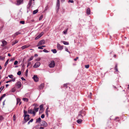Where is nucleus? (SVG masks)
<instances>
[{
    "label": "nucleus",
    "mask_w": 129,
    "mask_h": 129,
    "mask_svg": "<svg viewBox=\"0 0 129 129\" xmlns=\"http://www.w3.org/2000/svg\"><path fill=\"white\" fill-rule=\"evenodd\" d=\"M55 63L54 60H52L49 65V66L50 68H53L55 67Z\"/></svg>",
    "instance_id": "1"
},
{
    "label": "nucleus",
    "mask_w": 129,
    "mask_h": 129,
    "mask_svg": "<svg viewBox=\"0 0 129 129\" xmlns=\"http://www.w3.org/2000/svg\"><path fill=\"white\" fill-rule=\"evenodd\" d=\"M24 116V122L23 123H24L26 122L27 121L29 120L30 119V118H29V115H25V116Z\"/></svg>",
    "instance_id": "2"
},
{
    "label": "nucleus",
    "mask_w": 129,
    "mask_h": 129,
    "mask_svg": "<svg viewBox=\"0 0 129 129\" xmlns=\"http://www.w3.org/2000/svg\"><path fill=\"white\" fill-rule=\"evenodd\" d=\"M45 43V41L44 40H41L39 41L37 45V46H41L43 44H44Z\"/></svg>",
    "instance_id": "3"
},
{
    "label": "nucleus",
    "mask_w": 129,
    "mask_h": 129,
    "mask_svg": "<svg viewBox=\"0 0 129 129\" xmlns=\"http://www.w3.org/2000/svg\"><path fill=\"white\" fill-rule=\"evenodd\" d=\"M83 111H81L79 112V113L77 117V119H82L83 118V116H82V114Z\"/></svg>",
    "instance_id": "4"
},
{
    "label": "nucleus",
    "mask_w": 129,
    "mask_h": 129,
    "mask_svg": "<svg viewBox=\"0 0 129 129\" xmlns=\"http://www.w3.org/2000/svg\"><path fill=\"white\" fill-rule=\"evenodd\" d=\"M60 5V2H59V0H57V4H56V8L57 9V11H56L58 12V11Z\"/></svg>",
    "instance_id": "5"
},
{
    "label": "nucleus",
    "mask_w": 129,
    "mask_h": 129,
    "mask_svg": "<svg viewBox=\"0 0 129 129\" xmlns=\"http://www.w3.org/2000/svg\"><path fill=\"white\" fill-rule=\"evenodd\" d=\"M57 48L60 50H61L63 49V46H62L59 44L58 43L57 45Z\"/></svg>",
    "instance_id": "6"
},
{
    "label": "nucleus",
    "mask_w": 129,
    "mask_h": 129,
    "mask_svg": "<svg viewBox=\"0 0 129 129\" xmlns=\"http://www.w3.org/2000/svg\"><path fill=\"white\" fill-rule=\"evenodd\" d=\"M40 65V63L39 62H36L33 66V67L34 68H37L39 67Z\"/></svg>",
    "instance_id": "7"
},
{
    "label": "nucleus",
    "mask_w": 129,
    "mask_h": 129,
    "mask_svg": "<svg viewBox=\"0 0 129 129\" xmlns=\"http://www.w3.org/2000/svg\"><path fill=\"white\" fill-rule=\"evenodd\" d=\"M28 113L29 114H32L33 115V116H34L35 115L36 113L34 111H32L31 109H30L28 110Z\"/></svg>",
    "instance_id": "8"
},
{
    "label": "nucleus",
    "mask_w": 129,
    "mask_h": 129,
    "mask_svg": "<svg viewBox=\"0 0 129 129\" xmlns=\"http://www.w3.org/2000/svg\"><path fill=\"white\" fill-rule=\"evenodd\" d=\"M33 78L35 82H37L39 80V78L36 75H34Z\"/></svg>",
    "instance_id": "9"
},
{
    "label": "nucleus",
    "mask_w": 129,
    "mask_h": 129,
    "mask_svg": "<svg viewBox=\"0 0 129 129\" xmlns=\"http://www.w3.org/2000/svg\"><path fill=\"white\" fill-rule=\"evenodd\" d=\"M23 0H17V3H16V5H19L22 3Z\"/></svg>",
    "instance_id": "10"
},
{
    "label": "nucleus",
    "mask_w": 129,
    "mask_h": 129,
    "mask_svg": "<svg viewBox=\"0 0 129 129\" xmlns=\"http://www.w3.org/2000/svg\"><path fill=\"white\" fill-rule=\"evenodd\" d=\"M41 125L44 126L45 127H46L47 125V123L45 121H43L42 122Z\"/></svg>",
    "instance_id": "11"
},
{
    "label": "nucleus",
    "mask_w": 129,
    "mask_h": 129,
    "mask_svg": "<svg viewBox=\"0 0 129 129\" xmlns=\"http://www.w3.org/2000/svg\"><path fill=\"white\" fill-rule=\"evenodd\" d=\"M32 1H33V0H29V3H28V4L27 6V8L29 9V8H30V7L31 6V4L32 3Z\"/></svg>",
    "instance_id": "12"
},
{
    "label": "nucleus",
    "mask_w": 129,
    "mask_h": 129,
    "mask_svg": "<svg viewBox=\"0 0 129 129\" xmlns=\"http://www.w3.org/2000/svg\"><path fill=\"white\" fill-rule=\"evenodd\" d=\"M16 85L17 86L18 88H20L21 86V84L20 82H17L16 84Z\"/></svg>",
    "instance_id": "13"
},
{
    "label": "nucleus",
    "mask_w": 129,
    "mask_h": 129,
    "mask_svg": "<svg viewBox=\"0 0 129 129\" xmlns=\"http://www.w3.org/2000/svg\"><path fill=\"white\" fill-rule=\"evenodd\" d=\"M20 99L19 98L17 99V104H19V105H20L21 104V102H20Z\"/></svg>",
    "instance_id": "14"
},
{
    "label": "nucleus",
    "mask_w": 129,
    "mask_h": 129,
    "mask_svg": "<svg viewBox=\"0 0 129 129\" xmlns=\"http://www.w3.org/2000/svg\"><path fill=\"white\" fill-rule=\"evenodd\" d=\"M2 44L1 45V46H6L7 44V42L5 41H3L2 42Z\"/></svg>",
    "instance_id": "15"
},
{
    "label": "nucleus",
    "mask_w": 129,
    "mask_h": 129,
    "mask_svg": "<svg viewBox=\"0 0 129 129\" xmlns=\"http://www.w3.org/2000/svg\"><path fill=\"white\" fill-rule=\"evenodd\" d=\"M20 34V33L19 32H17L15 33L13 35V37H14L17 35H18Z\"/></svg>",
    "instance_id": "16"
},
{
    "label": "nucleus",
    "mask_w": 129,
    "mask_h": 129,
    "mask_svg": "<svg viewBox=\"0 0 129 129\" xmlns=\"http://www.w3.org/2000/svg\"><path fill=\"white\" fill-rule=\"evenodd\" d=\"M86 13L88 15H89L90 13V9L89 8H88L87 10Z\"/></svg>",
    "instance_id": "17"
},
{
    "label": "nucleus",
    "mask_w": 129,
    "mask_h": 129,
    "mask_svg": "<svg viewBox=\"0 0 129 129\" xmlns=\"http://www.w3.org/2000/svg\"><path fill=\"white\" fill-rule=\"evenodd\" d=\"M44 86V84L43 83L41 84L39 86L40 89H41L43 88Z\"/></svg>",
    "instance_id": "18"
},
{
    "label": "nucleus",
    "mask_w": 129,
    "mask_h": 129,
    "mask_svg": "<svg viewBox=\"0 0 129 129\" xmlns=\"http://www.w3.org/2000/svg\"><path fill=\"white\" fill-rule=\"evenodd\" d=\"M41 121V119L40 117H39L38 119L36 120V123L38 122L40 123Z\"/></svg>",
    "instance_id": "19"
},
{
    "label": "nucleus",
    "mask_w": 129,
    "mask_h": 129,
    "mask_svg": "<svg viewBox=\"0 0 129 129\" xmlns=\"http://www.w3.org/2000/svg\"><path fill=\"white\" fill-rule=\"evenodd\" d=\"M78 119L77 120V122L79 124H80L82 121V120L80 119Z\"/></svg>",
    "instance_id": "20"
},
{
    "label": "nucleus",
    "mask_w": 129,
    "mask_h": 129,
    "mask_svg": "<svg viewBox=\"0 0 129 129\" xmlns=\"http://www.w3.org/2000/svg\"><path fill=\"white\" fill-rule=\"evenodd\" d=\"M18 42V41L17 40H16L15 41H14L12 42V45H14L15 44L17 43Z\"/></svg>",
    "instance_id": "21"
},
{
    "label": "nucleus",
    "mask_w": 129,
    "mask_h": 129,
    "mask_svg": "<svg viewBox=\"0 0 129 129\" xmlns=\"http://www.w3.org/2000/svg\"><path fill=\"white\" fill-rule=\"evenodd\" d=\"M28 47L29 46H28L25 45L22 46L21 47V48L22 49H24Z\"/></svg>",
    "instance_id": "22"
},
{
    "label": "nucleus",
    "mask_w": 129,
    "mask_h": 129,
    "mask_svg": "<svg viewBox=\"0 0 129 129\" xmlns=\"http://www.w3.org/2000/svg\"><path fill=\"white\" fill-rule=\"evenodd\" d=\"M61 42L65 45H68L69 44L68 42L64 41H62Z\"/></svg>",
    "instance_id": "23"
},
{
    "label": "nucleus",
    "mask_w": 129,
    "mask_h": 129,
    "mask_svg": "<svg viewBox=\"0 0 129 129\" xmlns=\"http://www.w3.org/2000/svg\"><path fill=\"white\" fill-rule=\"evenodd\" d=\"M5 58V56H0V59L1 60H3Z\"/></svg>",
    "instance_id": "24"
},
{
    "label": "nucleus",
    "mask_w": 129,
    "mask_h": 129,
    "mask_svg": "<svg viewBox=\"0 0 129 129\" xmlns=\"http://www.w3.org/2000/svg\"><path fill=\"white\" fill-rule=\"evenodd\" d=\"M6 95L5 94H4L2 95L0 98V101H1L2 99Z\"/></svg>",
    "instance_id": "25"
},
{
    "label": "nucleus",
    "mask_w": 129,
    "mask_h": 129,
    "mask_svg": "<svg viewBox=\"0 0 129 129\" xmlns=\"http://www.w3.org/2000/svg\"><path fill=\"white\" fill-rule=\"evenodd\" d=\"M117 64H116L115 66V70L116 71L119 72L117 68Z\"/></svg>",
    "instance_id": "26"
},
{
    "label": "nucleus",
    "mask_w": 129,
    "mask_h": 129,
    "mask_svg": "<svg viewBox=\"0 0 129 129\" xmlns=\"http://www.w3.org/2000/svg\"><path fill=\"white\" fill-rule=\"evenodd\" d=\"M22 100L23 101H25L26 102H27L28 101V99L25 98H24L22 99Z\"/></svg>",
    "instance_id": "27"
},
{
    "label": "nucleus",
    "mask_w": 129,
    "mask_h": 129,
    "mask_svg": "<svg viewBox=\"0 0 129 129\" xmlns=\"http://www.w3.org/2000/svg\"><path fill=\"white\" fill-rule=\"evenodd\" d=\"M51 51L54 53H55L57 52V51L56 49H52Z\"/></svg>",
    "instance_id": "28"
},
{
    "label": "nucleus",
    "mask_w": 129,
    "mask_h": 129,
    "mask_svg": "<svg viewBox=\"0 0 129 129\" xmlns=\"http://www.w3.org/2000/svg\"><path fill=\"white\" fill-rule=\"evenodd\" d=\"M33 58V56H31V57L28 60V62H29L30 61L32 60Z\"/></svg>",
    "instance_id": "29"
},
{
    "label": "nucleus",
    "mask_w": 129,
    "mask_h": 129,
    "mask_svg": "<svg viewBox=\"0 0 129 129\" xmlns=\"http://www.w3.org/2000/svg\"><path fill=\"white\" fill-rule=\"evenodd\" d=\"M39 109V108H36L35 107L34 108V110L36 111V112H37Z\"/></svg>",
    "instance_id": "30"
},
{
    "label": "nucleus",
    "mask_w": 129,
    "mask_h": 129,
    "mask_svg": "<svg viewBox=\"0 0 129 129\" xmlns=\"http://www.w3.org/2000/svg\"><path fill=\"white\" fill-rule=\"evenodd\" d=\"M38 10H34L33 12V14H35L37 13L38 12Z\"/></svg>",
    "instance_id": "31"
},
{
    "label": "nucleus",
    "mask_w": 129,
    "mask_h": 129,
    "mask_svg": "<svg viewBox=\"0 0 129 129\" xmlns=\"http://www.w3.org/2000/svg\"><path fill=\"white\" fill-rule=\"evenodd\" d=\"M67 30L68 29H67L63 31V33L65 34H67Z\"/></svg>",
    "instance_id": "32"
},
{
    "label": "nucleus",
    "mask_w": 129,
    "mask_h": 129,
    "mask_svg": "<svg viewBox=\"0 0 129 129\" xmlns=\"http://www.w3.org/2000/svg\"><path fill=\"white\" fill-rule=\"evenodd\" d=\"M9 61V59H8L6 61V62L5 64V65H4L5 66H6L7 65Z\"/></svg>",
    "instance_id": "33"
},
{
    "label": "nucleus",
    "mask_w": 129,
    "mask_h": 129,
    "mask_svg": "<svg viewBox=\"0 0 129 129\" xmlns=\"http://www.w3.org/2000/svg\"><path fill=\"white\" fill-rule=\"evenodd\" d=\"M43 109H40L39 113L40 114L42 113L43 111Z\"/></svg>",
    "instance_id": "34"
},
{
    "label": "nucleus",
    "mask_w": 129,
    "mask_h": 129,
    "mask_svg": "<svg viewBox=\"0 0 129 129\" xmlns=\"http://www.w3.org/2000/svg\"><path fill=\"white\" fill-rule=\"evenodd\" d=\"M40 109H43V105H41L40 106Z\"/></svg>",
    "instance_id": "35"
},
{
    "label": "nucleus",
    "mask_w": 129,
    "mask_h": 129,
    "mask_svg": "<svg viewBox=\"0 0 129 129\" xmlns=\"http://www.w3.org/2000/svg\"><path fill=\"white\" fill-rule=\"evenodd\" d=\"M21 72L20 71H18V73H17V74L18 75H21Z\"/></svg>",
    "instance_id": "36"
},
{
    "label": "nucleus",
    "mask_w": 129,
    "mask_h": 129,
    "mask_svg": "<svg viewBox=\"0 0 129 129\" xmlns=\"http://www.w3.org/2000/svg\"><path fill=\"white\" fill-rule=\"evenodd\" d=\"M4 118L2 116H0V120H2L4 119Z\"/></svg>",
    "instance_id": "37"
},
{
    "label": "nucleus",
    "mask_w": 129,
    "mask_h": 129,
    "mask_svg": "<svg viewBox=\"0 0 129 129\" xmlns=\"http://www.w3.org/2000/svg\"><path fill=\"white\" fill-rule=\"evenodd\" d=\"M25 22L23 21H21L20 22V23L22 24H24Z\"/></svg>",
    "instance_id": "38"
},
{
    "label": "nucleus",
    "mask_w": 129,
    "mask_h": 129,
    "mask_svg": "<svg viewBox=\"0 0 129 129\" xmlns=\"http://www.w3.org/2000/svg\"><path fill=\"white\" fill-rule=\"evenodd\" d=\"M13 76L12 75H9L8 76V77H9L10 78H13Z\"/></svg>",
    "instance_id": "39"
},
{
    "label": "nucleus",
    "mask_w": 129,
    "mask_h": 129,
    "mask_svg": "<svg viewBox=\"0 0 129 129\" xmlns=\"http://www.w3.org/2000/svg\"><path fill=\"white\" fill-rule=\"evenodd\" d=\"M24 116H25V115H27L28 114H26L27 113V112L26 111L24 110Z\"/></svg>",
    "instance_id": "40"
},
{
    "label": "nucleus",
    "mask_w": 129,
    "mask_h": 129,
    "mask_svg": "<svg viewBox=\"0 0 129 129\" xmlns=\"http://www.w3.org/2000/svg\"><path fill=\"white\" fill-rule=\"evenodd\" d=\"M89 65L88 64L85 65V67L86 69L88 68H89Z\"/></svg>",
    "instance_id": "41"
},
{
    "label": "nucleus",
    "mask_w": 129,
    "mask_h": 129,
    "mask_svg": "<svg viewBox=\"0 0 129 129\" xmlns=\"http://www.w3.org/2000/svg\"><path fill=\"white\" fill-rule=\"evenodd\" d=\"M18 63V61H15L14 63V64L15 65L17 64Z\"/></svg>",
    "instance_id": "42"
},
{
    "label": "nucleus",
    "mask_w": 129,
    "mask_h": 129,
    "mask_svg": "<svg viewBox=\"0 0 129 129\" xmlns=\"http://www.w3.org/2000/svg\"><path fill=\"white\" fill-rule=\"evenodd\" d=\"M43 51L44 52H46V53H48V51L47 50H46V49H44L43 50Z\"/></svg>",
    "instance_id": "43"
},
{
    "label": "nucleus",
    "mask_w": 129,
    "mask_h": 129,
    "mask_svg": "<svg viewBox=\"0 0 129 129\" xmlns=\"http://www.w3.org/2000/svg\"><path fill=\"white\" fill-rule=\"evenodd\" d=\"M68 3H74V1L73 0H69Z\"/></svg>",
    "instance_id": "44"
},
{
    "label": "nucleus",
    "mask_w": 129,
    "mask_h": 129,
    "mask_svg": "<svg viewBox=\"0 0 129 129\" xmlns=\"http://www.w3.org/2000/svg\"><path fill=\"white\" fill-rule=\"evenodd\" d=\"M41 117L42 118H44L45 117V115L44 114H42V115Z\"/></svg>",
    "instance_id": "45"
},
{
    "label": "nucleus",
    "mask_w": 129,
    "mask_h": 129,
    "mask_svg": "<svg viewBox=\"0 0 129 129\" xmlns=\"http://www.w3.org/2000/svg\"><path fill=\"white\" fill-rule=\"evenodd\" d=\"M43 16H41L40 17V18H39V20H41L42 18H43Z\"/></svg>",
    "instance_id": "46"
},
{
    "label": "nucleus",
    "mask_w": 129,
    "mask_h": 129,
    "mask_svg": "<svg viewBox=\"0 0 129 129\" xmlns=\"http://www.w3.org/2000/svg\"><path fill=\"white\" fill-rule=\"evenodd\" d=\"M38 49H43V48L42 46H39L38 47Z\"/></svg>",
    "instance_id": "47"
},
{
    "label": "nucleus",
    "mask_w": 129,
    "mask_h": 129,
    "mask_svg": "<svg viewBox=\"0 0 129 129\" xmlns=\"http://www.w3.org/2000/svg\"><path fill=\"white\" fill-rule=\"evenodd\" d=\"M12 79L11 80V81H13V82H14L15 81V78H12Z\"/></svg>",
    "instance_id": "48"
},
{
    "label": "nucleus",
    "mask_w": 129,
    "mask_h": 129,
    "mask_svg": "<svg viewBox=\"0 0 129 129\" xmlns=\"http://www.w3.org/2000/svg\"><path fill=\"white\" fill-rule=\"evenodd\" d=\"M39 37L38 36L35 38V40H37L39 39Z\"/></svg>",
    "instance_id": "49"
},
{
    "label": "nucleus",
    "mask_w": 129,
    "mask_h": 129,
    "mask_svg": "<svg viewBox=\"0 0 129 129\" xmlns=\"http://www.w3.org/2000/svg\"><path fill=\"white\" fill-rule=\"evenodd\" d=\"M46 114L47 115V116H48V111H46Z\"/></svg>",
    "instance_id": "50"
},
{
    "label": "nucleus",
    "mask_w": 129,
    "mask_h": 129,
    "mask_svg": "<svg viewBox=\"0 0 129 129\" xmlns=\"http://www.w3.org/2000/svg\"><path fill=\"white\" fill-rule=\"evenodd\" d=\"M78 57H76V58L74 59V60L75 61H76L78 59Z\"/></svg>",
    "instance_id": "51"
},
{
    "label": "nucleus",
    "mask_w": 129,
    "mask_h": 129,
    "mask_svg": "<svg viewBox=\"0 0 129 129\" xmlns=\"http://www.w3.org/2000/svg\"><path fill=\"white\" fill-rule=\"evenodd\" d=\"M44 34V33L42 32H41L40 34L42 36V35H43Z\"/></svg>",
    "instance_id": "52"
},
{
    "label": "nucleus",
    "mask_w": 129,
    "mask_h": 129,
    "mask_svg": "<svg viewBox=\"0 0 129 129\" xmlns=\"http://www.w3.org/2000/svg\"><path fill=\"white\" fill-rule=\"evenodd\" d=\"M31 64V62H28V64L27 66V67H28Z\"/></svg>",
    "instance_id": "53"
},
{
    "label": "nucleus",
    "mask_w": 129,
    "mask_h": 129,
    "mask_svg": "<svg viewBox=\"0 0 129 129\" xmlns=\"http://www.w3.org/2000/svg\"><path fill=\"white\" fill-rule=\"evenodd\" d=\"M21 79L22 80H25V79H24L23 77H22L21 78Z\"/></svg>",
    "instance_id": "54"
},
{
    "label": "nucleus",
    "mask_w": 129,
    "mask_h": 129,
    "mask_svg": "<svg viewBox=\"0 0 129 129\" xmlns=\"http://www.w3.org/2000/svg\"><path fill=\"white\" fill-rule=\"evenodd\" d=\"M67 84H64L63 85L64 86L66 87V88H67Z\"/></svg>",
    "instance_id": "55"
},
{
    "label": "nucleus",
    "mask_w": 129,
    "mask_h": 129,
    "mask_svg": "<svg viewBox=\"0 0 129 129\" xmlns=\"http://www.w3.org/2000/svg\"><path fill=\"white\" fill-rule=\"evenodd\" d=\"M15 91V90L14 88H13L12 89V91L13 92H14Z\"/></svg>",
    "instance_id": "56"
},
{
    "label": "nucleus",
    "mask_w": 129,
    "mask_h": 129,
    "mask_svg": "<svg viewBox=\"0 0 129 129\" xmlns=\"http://www.w3.org/2000/svg\"><path fill=\"white\" fill-rule=\"evenodd\" d=\"M4 87V86H3L2 88V87H1V88H0V90H2L3 89Z\"/></svg>",
    "instance_id": "57"
},
{
    "label": "nucleus",
    "mask_w": 129,
    "mask_h": 129,
    "mask_svg": "<svg viewBox=\"0 0 129 129\" xmlns=\"http://www.w3.org/2000/svg\"><path fill=\"white\" fill-rule=\"evenodd\" d=\"M66 51L68 52H69V53H70V52L68 50V49L66 48Z\"/></svg>",
    "instance_id": "58"
},
{
    "label": "nucleus",
    "mask_w": 129,
    "mask_h": 129,
    "mask_svg": "<svg viewBox=\"0 0 129 129\" xmlns=\"http://www.w3.org/2000/svg\"><path fill=\"white\" fill-rule=\"evenodd\" d=\"M33 121V119H31L29 121V122H32Z\"/></svg>",
    "instance_id": "59"
},
{
    "label": "nucleus",
    "mask_w": 129,
    "mask_h": 129,
    "mask_svg": "<svg viewBox=\"0 0 129 129\" xmlns=\"http://www.w3.org/2000/svg\"><path fill=\"white\" fill-rule=\"evenodd\" d=\"M40 129H44V127H41L39 128Z\"/></svg>",
    "instance_id": "60"
},
{
    "label": "nucleus",
    "mask_w": 129,
    "mask_h": 129,
    "mask_svg": "<svg viewBox=\"0 0 129 129\" xmlns=\"http://www.w3.org/2000/svg\"><path fill=\"white\" fill-rule=\"evenodd\" d=\"M11 81L10 80H9V81H6V82L7 83H8L9 82H10Z\"/></svg>",
    "instance_id": "61"
},
{
    "label": "nucleus",
    "mask_w": 129,
    "mask_h": 129,
    "mask_svg": "<svg viewBox=\"0 0 129 129\" xmlns=\"http://www.w3.org/2000/svg\"><path fill=\"white\" fill-rule=\"evenodd\" d=\"M48 108H47L46 110V111H48Z\"/></svg>",
    "instance_id": "62"
},
{
    "label": "nucleus",
    "mask_w": 129,
    "mask_h": 129,
    "mask_svg": "<svg viewBox=\"0 0 129 129\" xmlns=\"http://www.w3.org/2000/svg\"><path fill=\"white\" fill-rule=\"evenodd\" d=\"M38 56V55L37 54H35V56H36V57H37Z\"/></svg>",
    "instance_id": "63"
},
{
    "label": "nucleus",
    "mask_w": 129,
    "mask_h": 129,
    "mask_svg": "<svg viewBox=\"0 0 129 129\" xmlns=\"http://www.w3.org/2000/svg\"><path fill=\"white\" fill-rule=\"evenodd\" d=\"M38 36L40 38L41 37V35L40 34H39Z\"/></svg>",
    "instance_id": "64"
}]
</instances>
